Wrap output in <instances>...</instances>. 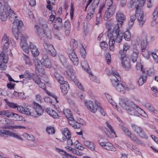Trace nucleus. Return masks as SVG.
<instances>
[{
	"label": "nucleus",
	"mask_w": 158,
	"mask_h": 158,
	"mask_svg": "<svg viewBox=\"0 0 158 158\" xmlns=\"http://www.w3.org/2000/svg\"><path fill=\"white\" fill-rule=\"evenodd\" d=\"M8 17L13 22L14 25L19 26L23 25L22 22L18 20L17 15L10 6L7 5L3 6V3L0 2V19L2 21H5Z\"/></svg>",
	"instance_id": "obj_1"
},
{
	"label": "nucleus",
	"mask_w": 158,
	"mask_h": 158,
	"mask_svg": "<svg viewBox=\"0 0 158 158\" xmlns=\"http://www.w3.org/2000/svg\"><path fill=\"white\" fill-rule=\"evenodd\" d=\"M42 22L43 23L41 22H40V26L35 25L34 30L36 34L41 39L47 40L48 39H50L51 38V30L45 20L42 19Z\"/></svg>",
	"instance_id": "obj_2"
},
{
	"label": "nucleus",
	"mask_w": 158,
	"mask_h": 158,
	"mask_svg": "<svg viewBox=\"0 0 158 158\" xmlns=\"http://www.w3.org/2000/svg\"><path fill=\"white\" fill-rule=\"evenodd\" d=\"M120 104L121 105V106L126 110L127 112L131 115L138 116V113L145 118L148 116L147 115L143 110L139 108L137 106L130 100L128 101L127 103L121 101L120 102Z\"/></svg>",
	"instance_id": "obj_3"
},
{
	"label": "nucleus",
	"mask_w": 158,
	"mask_h": 158,
	"mask_svg": "<svg viewBox=\"0 0 158 158\" xmlns=\"http://www.w3.org/2000/svg\"><path fill=\"white\" fill-rule=\"evenodd\" d=\"M110 75L111 83L117 91L122 93H125V90H129L127 85L124 83L122 84L119 83L121 78L119 74L116 70H111Z\"/></svg>",
	"instance_id": "obj_4"
},
{
	"label": "nucleus",
	"mask_w": 158,
	"mask_h": 158,
	"mask_svg": "<svg viewBox=\"0 0 158 158\" xmlns=\"http://www.w3.org/2000/svg\"><path fill=\"white\" fill-rule=\"evenodd\" d=\"M120 26L118 23L113 25L112 28L108 31L107 35L109 40L113 39L114 41L118 43L121 42L122 41L123 34L119 30Z\"/></svg>",
	"instance_id": "obj_5"
},
{
	"label": "nucleus",
	"mask_w": 158,
	"mask_h": 158,
	"mask_svg": "<svg viewBox=\"0 0 158 158\" xmlns=\"http://www.w3.org/2000/svg\"><path fill=\"white\" fill-rule=\"evenodd\" d=\"M84 103L88 110L94 113L96 112L98 108L99 105V102L97 100H95L94 102L90 100L85 101Z\"/></svg>",
	"instance_id": "obj_6"
},
{
	"label": "nucleus",
	"mask_w": 158,
	"mask_h": 158,
	"mask_svg": "<svg viewBox=\"0 0 158 158\" xmlns=\"http://www.w3.org/2000/svg\"><path fill=\"white\" fill-rule=\"evenodd\" d=\"M99 1L100 0H94L91 5L89 7L87 14L86 17V19L87 21L90 20L93 17Z\"/></svg>",
	"instance_id": "obj_7"
},
{
	"label": "nucleus",
	"mask_w": 158,
	"mask_h": 158,
	"mask_svg": "<svg viewBox=\"0 0 158 158\" xmlns=\"http://www.w3.org/2000/svg\"><path fill=\"white\" fill-rule=\"evenodd\" d=\"M48 5L46 6L47 8L50 11L51 15L49 16V20L51 22L53 21L55 18L56 14L55 11L53 10V7L51 4H53L55 2V0H47Z\"/></svg>",
	"instance_id": "obj_8"
},
{
	"label": "nucleus",
	"mask_w": 158,
	"mask_h": 158,
	"mask_svg": "<svg viewBox=\"0 0 158 158\" xmlns=\"http://www.w3.org/2000/svg\"><path fill=\"white\" fill-rule=\"evenodd\" d=\"M135 16L137 19L139 25L142 27L145 22V20L144 18L142 8L136 10Z\"/></svg>",
	"instance_id": "obj_9"
},
{
	"label": "nucleus",
	"mask_w": 158,
	"mask_h": 158,
	"mask_svg": "<svg viewBox=\"0 0 158 158\" xmlns=\"http://www.w3.org/2000/svg\"><path fill=\"white\" fill-rule=\"evenodd\" d=\"M120 127L124 131L127 136L133 141L137 143H140V142L134 134H132L129 130L125 127L120 126Z\"/></svg>",
	"instance_id": "obj_10"
},
{
	"label": "nucleus",
	"mask_w": 158,
	"mask_h": 158,
	"mask_svg": "<svg viewBox=\"0 0 158 158\" xmlns=\"http://www.w3.org/2000/svg\"><path fill=\"white\" fill-rule=\"evenodd\" d=\"M5 135H8L19 140H22V138L15 133L9 130L0 129V135L4 136Z\"/></svg>",
	"instance_id": "obj_11"
},
{
	"label": "nucleus",
	"mask_w": 158,
	"mask_h": 158,
	"mask_svg": "<svg viewBox=\"0 0 158 158\" xmlns=\"http://www.w3.org/2000/svg\"><path fill=\"white\" fill-rule=\"evenodd\" d=\"M131 127L132 130L135 132L138 135L142 138H147V136L145 133L142 128L135 124H132Z\"/></svg>",
	"instance_id": "obj_12"
},
{
	"label": "nucleus",
	"mask_w": 158,
	"mask_h": 158,
	"mask_svg": "<svg viewBox=\"0 0 158 158\" xmlns=\"http://www.w3.org/2000/svg\"><path fill=\"white\" fill-rule=\"evenodd\" d=\"M107 10L105 12L104 19L105 20L107 21L110 17L112 16L114 13L115 10V8L113 6H108Z\"/></svg>",
	"instance_id": "obj_13"
},
{
	"label": "nucleus",
	"mask_w": 158,
	"mask_h": 158,
	"mask_svg": "<svg viewBox=\"0 0 158 158\" xmlns=\"http://www.w3.org/2000/svg\"><path fill=\"white\" fill-rule=\"evenodd\" d=\"M43 46L44 48L52 56L55 57L56 56V52L52 45L49 43L44 42L43 43Z\"/></svg>",
	"instance_id": "obj_14"
},
{
	"label": "nucleus",
	"mask_w": 158,
	"mask_h": 158,
	"mask_svg": "<svg viewBox=\"0 0 158 158\" xmlns=\"http://www.w3.org/2000/svg\"><path fill=\"white\" fill-rule=\"evenodd\" d=\"M120 59L123 68L126 70H128L130 68L129 58L127 56H124L120 57Z\"/></svg>",
	"instance_id": "obj_15"
},
{
	"label": "nucleus",
	"mask_w": 158,
	"mask_h": 158,
	"mask_svg": "<svg viewBox=\"0 0 158 158\" xmlns=\"http://www.w3.org/2000/svg\"><path fill=\"white\" fill-rule=\"evenodd\" d=\"M7 62V56L2 52L0 55V69L2 70H5L6 67V64Z\"/></svg>",
	"instance_id": "obj_16"
},
{
	"label": "nucleus",
	"mask_w": 158,
	"mask_h": 158,
	"mask_svg": "<svg viewBox=\"0 0 158 158\" xmlns=\"http://www.w3.org/2000/svg\"><path fill=\"white\" fill-rule=\"evenodd\" d=\"M41 65L47 68H50L52 67V63L51 60L46 55L43 56L41 60Z\"/></svg>",
	"instance_id": "obj_17"
},
{
	"label": "nucleus",
	"mask_w": 158,
	"mask_h": 158,
	"mask_svg": "<svg viewBox=\"0 0 158 158\" xmlns=\"http://www.w3.org/2000/svg\"><path fill=\"white\" fill-rule=\"evenodd\" d=\"M69 56L71 60L73 63L75 65H77L78 64V60L76 54L75 52L71 50L69 51Z\"/></svg>",
	"instance_id": "obj_18"
},
{
	"label": "nucleus",
	"mask_w": 158,
	"mask_h": 158,
	"mask_svg": "<svg viewBox=\"0 0 158 158\" xmlns=\"http://www.w3.org/2000/svg\"><path fill=\"white\" fill-rule=\"evenodd\" d=\"M116 18L117 21L120 22L119 24H118L119 26H120V27L122 25L123 22L125 20L126 17L125 16L123 13L119 11L116 15Z\"/></svg>",
	"instance_id": "obj_19"
},
{
	"label": "nucleus",
	"mask_w": 158,
	"mask_h": 158,
	"mask_svg": "<svg viewBox=\"0 0 158 158\" xmlns=\"http://www.w3.org/2000/svg\"><path fill=\"white\" fill-rule=\"evenodd\" d=\"M34 62L36 69L41 74H44V70L40 64L41 61H40L37 58L35 57L34 59Z\"/></svg>",
	"instance_id": "obj_20"
},
{
	"label": "nucleus",
	"mask_w": 158,
	"mask_h": 158,
	"mask_svg": "<svg viewBox=\"0 0 158 158\" xmlns=\"http://www.w3.org/2000/svg\"><path fill=\"white\" fill-rule=\"evenodd\" d=\"M34 104L35 108V110L34 112V114H36V117L42 115L44 110L42 106L35 102H34Z\"/></svg>",
	"instance_id": "obj_21"
},
{
	"label": "nucleus",
	"mask_w": 158,
	"mask_h": 158,
	"mask_svg": "<svg viewBox=\"0 0 158 158\" xmlns=\"http://www.w3.org/2000/svg\"><path fill=\"white\" fill-rule=\"evenodd\" d=\"M106 97L108 100L109 102L113 106H114L118 111L120 112H122L120 108H119L118 106L117 105L116 103L112 99V97L107 93L105 94Z\"/></svg>",
	"instance_id": "obj_22"
},
{
	"label": "nucleus",
	"mask_w": 158,
	"mask_h": 158,
	"mask_svg": "<svg viewBox=\"0 0 158 158\" xmlns=\"http://www.w3.org/2000/svg\"><path fill=\"white\" fill-rule=\"evenodd\" d=\"M9 44V40L7 36L5 35L1 42V46L3 50L7 49Z\"/></svg>",
	"instance_id": "obj_23"
},
{
	"label": "nucleus",
	"mask_w": 158,
	"mask_h": 158,
	"mask_svg": "<svg viewBox=\"0 0 158 158\" xmlns=\"http://www.w3.org/2000/svg\"><path fill=\"white\" fill-rule=\"evenodd\" d=\"M141 2L140 0H131L130 5L131 7H135L136 10L142 8L143 6H141Z\"/></svg>",
	"instance_id": "obj_24"
},
{
	"label": "nucleus",
	"mask_w": 158,
	"mask_h": 158,
	"mask_svg": "<svg viewBox=\"0 0 158 158\" xmlns=\"http://www.w3.org/2000/svg\"><path fill=\"white\" fill-rule=\"evenodd\" d=\"M62 19L60 17H58L56 18L53 22L52 25L55 29L58 30L62 27Z\"/></svg>",
	"instance_id": "obj_25"
},
{
	"label": "nucleus",
	"mask_w": 158,
	"mask_h": 158,
	"mask_svg": "<svg viewBox=\"0 0 158 158\" xmlns=\"http://www.w3.org/2000/svg\"><path fill=\"white\" fill-rule=\"evenodd\" d=\"M38 85L41 88L44 89L45 92L48 95H49V96H50L53 98L56 102L57 103L58 102V101L57 100V97L54 94L48 92L47 89H46L45 84L44 83L41 82L38 84Z\"/></svg>",
	"instance_id": "obj_26"
},
{
	"label": "nucleus",
	"mask_w": 158,
	"mask_h": 158,
	"mask_svg": "<svg viewBox=\"0 0 158 158\" xmlns=\"http://www.w3.org/2000/svg\"><path fill=\"white\" fill-rule=\"evenodd\" d=\"M62 93L64 95H66L69 89V86L67 81H65L60 85Z\"/></svg>",
	"instance_id": "obj_27"
},
{
	"label": "nucleus",
	"mask_w": 158,
	"mask_h": 158,
	"mask_svg": "<svg viewBox=\"0 0 158 158\" xmlns=\"http://www.w3.org/2000/svg\"><path fill=\"white\" fill-rule=\"evenodd\" d=\"M66 148L68 152H72L76 155L81 156L83 154L82 153L80 152L78 150L70 146H67Z\"/></svg>",
	"instance_id": "obj_28"
},
{
	"label": "nucleus",
	"mask_w": 158,
	"mask_h": 158,
	"mask_svg": "<svg viewBox=\"0 0 158 158\" xmlns=\"http://www.w3.org/2000/svg\"><path fill=\"white\" fill-rule=\"evenodd\" d=\"M147 38V36L146 35H142L141 45L142 50H143L146 48L148 44Z\"/></svg>",
	"instance_id": "obj_29"
},
{
	"label": "nucleus",
	"mask_w": 158,
	"mask_h": 158,
	"mask_svg": "<svg viewBox=\"0 0 158 158\" xmlns=\"http://www.w3.org/2000/svg\"><path fill=\"white\" fill-rule=\"evenodd\" d=\"M22 26V25L18 26L17 25H13V27L12 28V30L13 34L17 40H18L19 39V27H21Z\"/></svg>",
	"instance_id": "obj_30"
},
{
	"label": "nucleus",
	"mask_w": 158,
	"mask_h": 158,
	"mask_svg": "<svg viewBox=\"0 0 158 158\" xmlns=\"http://www.w3.org/2000/svg\"><path fill=\"white\" fill-rule=\"evenodd\" d=\"M64 27L65 30V33L67 35H68L70 33L71 24L69 20L65 21L64 25Z\"/></svg>",
	"instance_id": "obj_31"
},
{
	"label": "nucleus",
	"mask_w": 158,
	"mask_h": 158,
	"mask_svg": "<svg viewBox=\"0 0 158 158\" xmlns=\"http://www.w3.org/2000/svg\"><path fill=\"white\" fill-rule=\"evenodd\" d=\"M83 143L90 150L92 151L94 150V145L93 142L87 140H85L83 141Z\"/></svg>",
	"instance_id": "obj_32"
},
{
	"label": "nucleus",
	"mask_w": 158,
	"mask_h": 158,
	"mask_svg": "<svg viewBox=\"0 0 158 158\" xmlns=\"http://www.w3.org/2000/svg\"><path fill=\"white\" fill-rule=\"evenodd\" d=\"M62 133L65 138H71V133L67 128H63L62 130Z\"/></svg>",
	"instance_id": "obj_33"
},
{
	"label": "nucleus",
	"mask_w": 158,
	"mask_h": 158,
	"mask_svg": "<svg viewBox=\"0 0 158 158\" xmlns=\"http://www.w3.org/2000/svg\"><path fill=\"white\" fill-rule=\"evenodd\" d=\"M54 75L58 82L60 85H61L65 81L64 80L63 77L60 75V74L58 72H55Z\"/></svg>",
	"instance_id": "obj_34"
},
{
	"label": "nucleus",
	"mask_w": 158,
	"mask_h": 158,
	"mask_svg": "<svg viewBox=\"0 0 158 158\" xmlns=\"http://www.w3.org/2000/svg\"><path fill=\"white\" fill-rule=\"evenodd\" d=\"M104 149L114 152L116 150V148L112 144L109 142H106Z\"/></svg>",
	"instance_id": "obj_35"
},
{
	"label": "nucleus",
	"mask_w": 158,
	"mask_h": 158,
	"mask_svg": "<svg viewBox=\"0 0 158 158\" xmlns=\"http://www.w3.org/2000/svg\"><path fill=\"white\" fill-rule=\"evenodd\" d=\"M70 50L73 51L77 47V43L75 40H71L70 43Z\"/></svg>",
	"instance_id": "obj_36"
},
{
	"label": "nucleus",
	"mask_w": 158,
	"mask_h": 158,
	"mask_svg": "<svg viewBox=\"0 0 158 158\" xmlns=\"http://www.w3.org/2000/svg\"><path fill=\"white\" fill-rule=\"evenodd\" d=\"M47 113L54 118H57L58 117L57 113L54 110L49 109L47 108L46 110Z\"/></svg>",
	"instance_id": "obj_37"
},
{
	"label": "nucleus",
	"mask_w": 158,
	"mask_h": 158,
	"mask_svg": "<svg viewBox=\"0 0 158 158\" xmlns=\"http://www.w3.org/2000/svg\"><path fill=\"white\" fill-rule=\"evenodd\" d=\"M64 114L65 117L68 119H73V117L72 115L71 114L70 110L68 109H64L63 110Z\"/></svg>",
	"instance_id": "obj_38"
},
{
	"label": "nucleus",
	"mask_w": 158,
	"mask_h": 158,
	"mask_svg": "<svg viewBox=\"0 0 158 158\" xmlns=\"http://www.w3.org/2000/svg\"><path fill=\"white\" fill-rule=\"evenodd\" d=\"M138 51L136 49L134 50L131 56V60L133 63L136 62L138 58Z\"/></svg>",
	"instance_id": "obj_39"
},
{
	"label": "nucleus",
	"mask_w": 158,
	"mask_h": 158,
	"mask_svg": "<svg viewBox=\"0 0 158 158\" xmlns=\"http://www.w3.org/2000/svg\"><path fill=\"white\" fill-rule=\"evenodd\" d=\"M145 107L151 112H152L155 114H157V111L149 103H146L145 104Z\"/></svg>",
	"instance_id": "obj_40"
},
{
	"label": "nucleus",
	"mask_w": 158,
	"mask_h": 158,
	"mask_svg": "<svg viewBox=\"0 0 158 158\" xmlns=\"http://www.w3.org/2000/svg\"><path fill=\"white\" fill-rule=\"evenodd\" d=\"M146 77L144 75H141L139 78L138 83L140 86L143 85L146 81Z\"/></svg>",
	"instance_id": "obj_41"
},
{
	"label": "nucleus",
	"mask_w": 158,
	"mask_h": 158,
	"mask_svg": "<svg viewBox=\"0 0 158 158\" xmlns=\"http://www.w3.org/2000/svg\"><path fill=\"white\" fill-rule=\"evenodd\" d=\"M150 54L152 56L154 61L156 63H158V50L151 52Z\"/></svg>",
	"instance_id": "obj_42"
},
{
	"label": "nucleus",
	"mask_w": 158,
	"mask_h": 158,
	"mask_svg": "<svg viewBox=\"0 0 158 158\" xmlns=\"http://www.w3.org/2000/svg\"><path fill=\"white\" fill-rule=\"evenodd\" d=\"M24 74L25 78L29 80L31 79L35 75L34 73H30L28 70H26Z\"/></svg>",
	"instance_id": "obj_43"
},
{
	"label": "nucleus",
	"mask_w": 158,
	"mask_h": 158,
	"mask_svg": "<svg viewBox=\"0 0 158 158\" xmlns=\"http://www.w3.org/2000/svg\"><path fill=\"white\" fill-rule=\"evenodd\" d=\"M20 45L21 48L25 52L27 53H28L29 52V46L27 43H20Z\"/></svg>",
	"instance_id": "obj_44"
},
{
	"label": "nucleus",
	"mask_w": 158,
	"mask_h": 158,
	"mask_svg": "<svg viewBox=\"0 0 158 158\" xmlns=\"http://www.w3.org/2000/svg\"><path fill=\"white\" fill-rule=\"evenodd\" d=\"M74 146L76 148L80 150H83L85 148L84 146L81 144L78 140H76L73 143Z\"/></svg>",
	"instance_id": "obj_45"
},
{
	"label": "nucleus",
	"mask_w": 158,
	"mask_h": 158,
	"mask_svg": "<svg viewBox=\"0 0 158 158\" xmlns=\"http://www.w3.org/2000/svg\"><path fill=\"white\" fill-rule=\"evenodd\" d=\"M24 110L23 114L27 115H31L34 117H36V114H34V112H32L31 111V109L29 110L27 108H25Z\"/></svg>",
	"instance_id": "obj_46"
},
{
	"label": "nucleus",
	"mask_w": 158,
	"mask_h": 158,
	"mask_svg": "<svg viewBox=\"0 0 158 158\" xmlns=\"http://www.w3.org/2000/svg\"><path fill=\"white\" fill-rule=\"evenodd\" d=\"M55 150L57 152L60 153L63 156H64L66 157H68L69 156V155H70V154L68 153L67 152L62 150V149H59L56 148H55Z\"/></svg>",
	"instance_id": "obj_47"
},
{
	"label": "nucleus",
	"mask_w": 158,
	"mask_h": 158,
	"mask_svg": "<svg viewBox=\"0 0 158 158\" xmlns=\"http://www.w3.org/2000/svg\"><path fill=\"white\" fill-rule=\"evenodd\" d=\"M81 66L85 70L87 71H88L89 67L87 62L86 60H84L82 61Z\"/></svg>",
	"instance_id": "obj_48"
},
{
	"label": "nucleus",
	"mask_w": 158,
	"mask_h": 158,
	"mask_svg": "<svg viewBox=\"0 0 158 158\" xmlns=\"http://www.w3.org/2000/svg\"><path fill=\"white\" fill-rule=\"evenodd\" d=\"M131 150L137 155L142 156V153L135 146H132Z\"/></svg>",
	"instance_id": "obj_49"
},
{
	"label": "nucleus",
	"mask_w": 158,
	"mask_h": 158,
	"mask_svg": "<svg viewBox=\"0 0 158 158\" xmlns=\"http://www.w3.org/2000/svg\"><path fill=\"white\" fill-rule=\"evenodd\" d=\"M69 124L75 128H77L79 127V126L75 123V119L73 117V119H69Z\"/></svg>",
	"instance_id": "obj_50"
},
{
	"label": "nucleus",
	"mask_w": 158,
	"mask_h": 158,
	"mask_svg": "<svg viewBox=\"0 0 158 158\" xmlns=\"http://www.w3.org/2000/svg\"><path fill=\"white\" fill-rule=\"evenodd\" d=\"M23 60L26 64L28 65L29 66H31L32 65V63L30 59L27 56L25 55L23 57Z\"/></svg>",
	"instance_id": "obj_51"
},
{
	"label": "nucleus",
	"mask_w": 158,
	"mask_h": 158,
	"mask_svg": "<svg viewBox=\"0 0 158 158\" xmlns=\"http://www.w3.org/2000/svg\"><path fill=\"white\" fill-rule=\"evenodd\" d=\"M75 123L77 125L79 126V127L80 126V125H83L84 124L85 122L84 120L81 118H76L75 119Z\"/></svg>",
	"instance_id": "obj_52"
},
{
	"label": "nucleus",
	"mask_w": 158,
	"mask_h": 158,
	"mask_svg": "<svg viewBox=\"0 0 158 158\" xmlns=\"http://www.w3.org/2000/svg\"><path fill=\"white\" fill-rule=\"evenodd\" d=\"M135 68L137 70L140 71L143 73L145 72V70L140 63L138 62L137 63Z\"/></svg>",
	"instance_id": "obj_53"
},
{
	"label": "nucleus",
	"mask_w": 158,
	"mask_h": 158,
	"mask_svg": "<svg viewBox=\"0 0 158 158\" xmlns=\"http://www.w3.org/2000/svg\"><path fill=\"white\" fill-rule=\"evenodd\" d=\"M114 44L115 42L114 41L113 39H110L109 40V49L111 51H114L115 49L114 46Z\"/></svg>",
	"instance_id": "obj_54"
},
{
	"label": "nucleus",
	"mask_w": 158,
	"mask_h": 158,
	"mask_svg": "<svg viewBox=\"0 0 158 158\" xmlns=\"http://www.w3.org/2000/svg\"><path fill=\"white\" fill-rule=\"evenodd\" d=\"M12 117H14V120L16 121H21L23 120V118L20 115L13 113Z\"/></svg>",
	"instance_id": "obj_55"
},
{
	"label": "nucleus",
	"mask_w": 158,
	"mask_h": 158,
	"mask_svg": "<svg viewBox=\"0 0 158 158\" xmlns=\"http://www.w3.org/2000/svg\"><path fill=\"white\" fill-rule=\"evenodd\" d=\"M6 103L7 105L9 106L12 108L15 109L18 107V105L17 104L10 102L8 101H6Z\"/></svg>",
	"instance_id": "obj_56"
},
{
	"label": "nucleus",
	"mask_w": 158,
	"mask_h": 158,
	"mask_svg": "<svg viewBox=\"0 0 158 158\" xmlns=\"http://www.w3.org/2000/svg\"><path fill=\"white\" fill-rule=\"evenodd\" d=\"M124 37L126 40L129 41L131 38V35L130 32L128 31L125 32L124 33Z\"/></svg>",
	"instance_id": "obj_57"
},
{
	"label": "nucleus",
	"mask_w": 158,
	"mask_h": 158,
	"mask_svg": "<svg viewBox=\"0 0 158 158\" xmlns=\"http://www.w3.org/2000/svg\"><path fill=\"white\" fill-rule=\"evenodd\" d=\"M23 135L27 140H31L34 139V137L33 136L31 135H30L26 133H24L23 134Z\"/></svg>",
	"instance_id": "obj_58"
},
{
	"label": "nucleus",
	"mask_w": 158,
	"mask_h": 158,
	"mask_svg": "<svg viewBox=\"0 0 158 158\" xmlns=\"http://www.w3.org/2000/svg\"><path fill=\"white\" fill-rule=\"evenodd\" d=\"M89 77L90 78V79L92 81H93L96 82L97 83H100V81L99 80H98L96 77L94 76L91 73V72L89 73Z\"/></svg>",
	"instance_id": "obj_59"
},
{
	"label": "nucleus",
	"mask_w": 158,
	"mask_h": 158,
	"mask_svg": "<svg viewBox=\"0 0 158 158\" xmlns=\"http://www.w3.org/2000/svg\"><path fill=\"white\" fill-rule=\"evenodd\" d=\"M142 51L143 56L146 59H148L150 56L149 52L146 49H144V50H142Z\"/></svg>",
	"instance_id": "obj_60"
},
{
	"label": "nucleus",
	"mask_w": 158,
	"mask_h": 158,
	"mask_svg": "<svg viewBox=\"0 0 158 158\" xmlns=\"http://www.w3.org/2000/svg\"><path fill=\"white\" fill-rule=\"evenodd\" d=\"M70 138H66L63 139V142H64L66 139L67 146H71L73 144V140Z\"/></svg>",
	"instance_id": "obj_61"
},
{
	"label": "nucleus",
	"mask_w": 158,
	"mask_h": 158,
	"mask_svg": "<svg viewBox=\"0 0 158 158\" xmlns=\"http://www.w3.org/2000/svg\"><path fill=\"white\" fill-rule=\"evenodd\" d=\"M20 43H26V40L27 38V36L25 35L21 34L20 36Z\"/></svg>",
	"instance_id": "obj_62"
},
{
	"label": "nucleus",
	"mask_w": 158,
	"mask_h": 158,
	"mask_svg": "<svg viewBox=\"0 0 158 158\" xmlns=\"http://www.w3.org/2000/svg\"><path fill=\"white\" fill-rule=\"evenodd\" d=\"M106 60L107 64L109 65L111 62V55L109 53H107L105 55Z\"/></svg>",
	"instance_id": "obj_63"
},
{
	"label": "nucleus",
	"mask_w": 158,
	"mask_h": 158,
	"mask_svg": "<svg viewBox=\"0 0 158 158\" xmlns=\"http://www.w3.org/2000/svg\"><path fill=\"white\" fill-rule=\"evenodd\" d=\"M100 45L102 49L106 50L108 47V44L105 41H102L101 42Z\"/></svg>",
	"instance_id": "obj_64"
}]
</instances>
